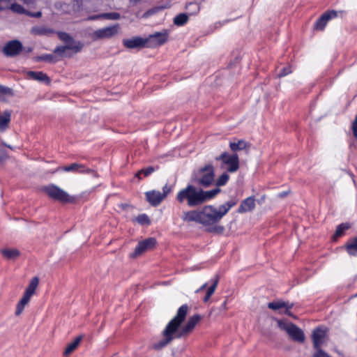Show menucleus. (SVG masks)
Wrapping results in <instances>:
<instances>
[{"label": "nucleus", "instance_id": "f257e3e1", "mask_svg": "<svg viewBox=\"0 0 357 357\" xmlns=\"http://www.w3.org/2000/svg\"><path fill=\"white\" fill-rule=\"evenodd\" d=\"M188 310L189 306L188 304H183L178 309L176 314L168 322L162 332L163 339L153 344L151 349L160 351L167 347L174 339L185 337L192 332L202 317L199 314H194L188 319L187 323L180 329L181 324L185 320Z\"/></svg>", "mask_w": 357, "mask_h": 357}, {"label": "nucleus", "instance_id": "f03ea898", "mask_svg": "<svg viewBox=\"0 0 357 357\" xmlns=\"http://www.w3.org/2000/svg\"><path fill=\"white\" fill-rule=\"evenodd\" d=\"M238 202V199L234 197L220 205L218 208H215L213 205L204 206L200 210V225L205 227V230L207 232L222 234L225 231V227L218 225V223Z\"/></svg>", "mask_w": 357, "mask_h": 357}, {"label": "nucleus", "instance_id": "7ed1b4c3", "mask_svg": "<svg viewBox=\"0 0 357 357\" xmlns=\"http://www.w3.org/2000/svg\"><path fill=\"white\" fill-rule=\"evenodd\" d=\"M220 192V188L204 190L202 188H197L195 185L188 184L178 192L176 200L181 204H185L190 208L197 207L213 199Z\"/></svg>", "mask_w": 357, "mask_h": 357}, {"label": "nucleus", "instance_id": "20e7f679", "mask_svg": "<svg viewBox=\"0 0 357 357\" xmlns=\"http://www.w3.org/2000/svg\"><path fill=\"white\" fill-rule=\"evenodd\" d=\"M192 181L195 185L199 186V188L210 187L215 181L214 167L209 164L199 168L193 174Z\"/></svg>", "mask_w": 357, "mask_h": 357}, {"label": "nucleus", "instance_id": "39448f33", "mask_svg": "<svg viewBox=\"0 0 357 357\" xmlns=\"http://www.w3.org/2000/svg\"><path fill=\"white\" fill-rule=\"evenodd\" d=\"M43 191L48 195L50 198L61 203H73L75 201L74 197H71L66 191L54 184H50L43 187Z\"/></svg>", "mask_w": 357, "mask_h": 357}, {"label": "nucleus", "instance_id": "423d86ee", "mask_svg": "<svg viewBox=\"0 0 357 357\" xmlns=\"http://www.w3.org/2000/svg\"><path fill=\"white\" fill-rule=\"evenodd\" d=\"M39 283V279L38 277H33L30 281L28 287L25 289L24 294L20 301L17 303L15 310V315H20L26 305H27L31 298V296L35 294L36 288Z\"/></svg>", "mask_w": 357, "mask_h": 357}, {"label": "nucleus", "instance_id": "0eeeda50", "mask_svg": "<svg viewBox=\"0 0 357 357\" xmlns=\"http://www.w3.org/2000/svg\"><path fill=\"white\" fill-rule=\"evenodd\" d=\"M215 160L222 162V168L223 165H227V172L234 173L239 169V158L237 153L229 154L227 152H223L219 156H217Z\"/></svg>", "mask_w": 357, "mask_h": 357}, {"label": "nucleus", "instance_id": "6e6552de", "mask_svg": "<svg viewBox=\"0 0 357 357\" xmlns=\"http://www.w3.org/2000/svg\"><path fill=\"white\" fill-rule=\"evenodd\" d=\"M157 244V241L155 238L150 237L143 241H139L135 247L134 251L130 254V258H136L140 256L146 251L152 250Z\"/></svg>", "mask_w": 357, "mask_h": 357}, {"label": "nucleus", "instance_id": "1a4fd4ad", "mask_svg": "<svg viewBox=\"0 0 357 357\" xmlns=\"http://www.w3.org/2000/svg\"><path fill=\"white\" fill-rule=\"evenodd\" d=\"M168 40V33L167 31L164 32H155L151 34L148 38H145L146 47L155 48L164 45Z\"/></svg>", "mask_w": 357, "mask_h": 357}, {"label": "nucleus", "instance_id": "9d476101", "mask_svg": "<svg viewBox=\"0 0 357 357\" xmlns=\"http://www.w3.org/2000/svg\"><path fill=\"white\" fill-rule=\"evenodd\" d=\"M23 50V45L20 40H13L5 44L2 52L6 57L18 56Z\"/></svg>", "mask_w": 357, "mask_h": 357}, {"label": "nucleus", "instance_id": "9b49d317", "mask_svg": "<svg viewBox=\"0 0 357 357\" xmlns=\"http://www.w3.org/2000/svg\"><path fill=\"white\" fill-rule=\"evenodd\" d=\"M289 337L295 342L303 343L305 341L303 331L293 323L288 324L282 327Z\"/></svg>", "mask_w": 357, "mask_h": 357}, {"label": "nucleus", "instance_id": "f8f14e48", "mask_svg": "<svg viewBox=\"0 0 357 357\" xmlns=\"http://www.w3.org/2000/svg\"><path fill=\"white\" fill-rule=\"evenodd\" d=\"M337 13L335 10H328L324 12L314 24V29L317 31H324L328 22L335 17Z\"/></svg>", "mask_w": 357, "mask_h": 357}, {"label": "nucleus", "instance_id": "ddd939ff", "mask_svg": "<svg viewBox=\"0 0 357 357\" xmlns=\"http://www.w3.org/2000/svg\"><path fill=\"white\" fill-rule=\"evenodd\" d=\"M121 29L119 24L111 26L105 27L94 31V36L98 39L109 38L116 35Z\"/></svg>", "mask_w": 357, "mask_h": 357}, {"label": "nucleus", "instance_id": "4468645a", "mask_svg": "<svg viewBox=\"0 0 357 357\" xmlns=\"http://www.w3.org/2000/svg\"><path fill=\"white\" fill-rule=\"evenodd\" d=\"M84 47V43L80 41L74 42L71 44H68L67 45L63 46L59 45L57 46L54 50V53L59 56L60 57H63L65 55V52L67 50H72L73 53L77 54L82 51Z\"/></svg>", "mask_w": 357, "mask_h": 357}, {"label": "nucleus", "instance_id": "2eb2a0df", "mask_svg": "<svg viewBox=\"0 0 357 357\" xmlns=\"http://www.w3.org/2000/svg\"><path fill=\"white\" fill-rule=\"evenodd\" d=\"M326 336V330H324L322 327L318 326L313 330L312 334V340L314 349L321 348Z\"/></svg>", "mask_w": 357, "mask_h": 357}, {"label": "nucleus", "instance_id": "dca6fc26", "mask_svg": "<svg viewBox=\"0 0 357 357\" xmlns=\"http://www.w3.org/2000/svg\"><path fill=\"white\" fill-rule=\"evenodd\" d=\"M145 38L135 36L131 38H124L122 41L123 45L128 49H140L146 47Z\"/></svg>", "mask_w": 357, "mask_h": 357}, {"label": "nucleus", "instance_id": "f3484780", "mask_svg": "<svg viewBox=\"0 0 357 357\" xmlns=\"http://www.w3.org/2000/svg\"><path fill=\"white\" fill-rule=\"evenodd\" d=\"M145 196L146 201L152 206H158L165 199L160 191L154 190L146 192Z\"/></svg>", "mask_w": 357, "mask_h": 357}, {"label": "nucleus", "instance_id": "a211bd4d", "mask_svg": "<svg viewBox=\"0 0 357 357\" xmlns=\"http://www.w3.org/2000/svg\"><path fill=\"white\" fill-rule=\"evenodd\" d=\"M181 219L185 222H195L200 224L201 215L200 210H190L183 211L181 215Z\"/></svg>", "mask_w": 357, "mask_h": 357}, {"label": "nucleus", "instance_id": "6ab92c4d", "mask_svg": "<svg viewBox=\"0 0 357 357\" xmlns=\"http://www.w3.org/2000/svg\"><path fill=\"white\" fill-rule=\"evenodd\" d=\"M58 170L64 172H73L75 173H89L91 169L84 165L79 163H72L70 165L63 166L58 168Z\"/></svg>", "mask_w": 357, "mask_h": 357}, {"label": "nucleus", "instance_id": "aec40b11", "mask_svg": "<svg viewBox=\"0 0 357 357\" xmlns=\"http://www.w3.org/2000/svg\"><path fill=\"white\" fill-rule=\"evenodd\" d=\"M255 206H256V204H255V197H249L243 199L241 202V203L237 210V212L238 213H243L252 211V210L255 209Z\"/></svg>", "mask_w": 357, "mask_h": 357}, {"label": "nucleus", "instance_id": "412c9836", "mask_svg": "<svg viewBox=\"0 0 357 357\" xmlns=\"http://www.w3.org/2000/svg\"><path fill=\"white\" fill-rule=\"evenodd\" d=\"M345 250L350 256L357 255V236L349 239L345 244Z\"/></svg>", "mask_w": 357, "mask_h": 357}, {"label": "nucleus", "instance_id": "4be33fe9", "mask_svg": "<svg viewBox=\"0 0 357 357\" xmlns=\"http://www.w3.org/2000/svg\"><path fill=\"white\" fill-rule=\"evenodd\" d=\"M83 338L82 335L77 336L73 342L68 344L63 352V356L67 357L71 353H73L79 346Z\"/></svg>", "mask_w": 357, "mask_h": 357}, {"label": "nucleus", "instance_id": "5701e85b", "mask_svg": "<svg viewBox=\"0 0 357 357\" xmlns=\"http://www.w3.org/2000/svg\"><path fill=\"white\" fill-rule=\"evenodd\" d=\"M1 253L4 258L8 260L15 259L20 255V252L19 250L16 248L9 249H2L1 250Z\"/></svg>", "mask_w": 357, "mask_h": 357}, {"label": "nucleus", "instance_id": "b1692460", "mask_svg": "<svg viewBox=\"0 0 357 357\" xmlns=\"http://www.w3.org/2000/svg\"><path fill=\"white\" fill-rule=\"evenodd\" d=\"M212 284L210 287L208 288L207 291L206 293V295L203 299L204 302H207L211 296L215 292L216 287L218 286V284L219 282V276L216 275L213 279L211 280Z\"/></svg>", "mask_w": 357, "mask_h": 357}, {"label": "nucleus", "instance_id": "393cba45", "mask_svg": "<svg viewBox=\"0 0 357 357\" xmlns=\"http://www.w3.org/2000/svg\"><path fill=\"white\" fill-rule=\"evenodd\" d=\"M248 143L246 142L243 139H238L236 142H229V148L231 151L236 152L238 151H241L243 149H245L247 147H248Z\"/></svg>", "mask_w": 357, "mask_h": 357}, {"label": "nucleus", "instance_id": "a878e982", "mask_svg": "<svg viewBox=\"0 0 357 357\" xmlns=\"http://www.w3.org/2000/svg\"><path fill=\"white\" fill-rule=\"evenodd\" d=\"M350 227L351 226L349 223H342L337 225L335 231L333 236V239L335 241L338 238L342 236L344 234L345 231L349 229Z\"/></svg>", "mask_w": 357, "mask_h": 357}, {"label": "nucleus", "instance_id": "bb28decb", "mask_svg": "<svg viewBox=\"0 0 357 357\" xmlns=\"http://www.w3.org/2000/svg\"><path fill=\"white\" fill-rule=\"evenodd\" d=\"M36 61H46L50 63H54L58 61L56 56L52 54H44L35 58Z\"/></svg>", "mask_w": 357, "mask_h": 357}, {"label": "nucleus", "instance_id": "cd10ccee", "mask_svg": "<svg viewBox=\"0 0 357 357\" xmlns=\"http://www.w3.org/2000/svg\"><path fill=\"white\" fill-rule=\"evenodd\" d=\"M29 75L35 80L38 81H49L50 78L49 77L43 72H34V71H30L29 73Z\"/></svg>", "mask_w": 357, "mask_h": 357}, {"label": "nucleus", "instance_id": "c85d7f7f", "mask_svg": "<svg viewBox=\"0 0 357 357\" xmlns=\"http://www.w3.org/2000/svg\"><path fill=\"white\" fill-rule=\"evenodd\" d=\"M229 180V175L227 172L222 173L215 181L216 188H219L218 187L225 185L228 181Z\"/></svg>", "mask_w": 357, "mask_h": 357}, {"label": "nucleus", "instance_id": "c756f323", "mask_svg": "<svg viewBox=\"0 0 357 357\" xmlns=\"http://www.w3.org/2000/svg\"><path fill=\"white\" fill-rule=\"evenodd\" d=\"M188 20V16L185 13L177 15L174 19V24L177 26L184 25Z\"/></svg>", "mask_w": 357, "mask_h": 357}, {"label": "nucleus", "instance_id": "7c9ffc66", "mask_svg": "<svg viewBox=\"0 0 357 357\" xmlns=\"http://www.w3.org/2000/svg\"><path fill=\"white\" fill-rule=\"evenodd\" d=\"M135 221L141 225H150L151 223L149 217L146 213L138 215L135 218Z\"/></svg>", "mask_w": 357, "mask_h": 357}, {"label": "nucleus", "instance_id": "2f4dec72", "mask_svg": "<svg viewBox=\"0 0 357 357\" xmlns=\"http://www.w3.org/2000/svg\"><path fill=\"white\" fill-rule=\"evenodd\" d=\"M56 34L61 40L67 43L68 45L75 42L73 38L68 33L63 31H57Z\"/></svg>", "mask_w": 357, "mask_h": 357}, {"label": "nucleus", "instance_id": "473e14b6", "mask_svg": "<svg viewBox=\"0 0 357 357\" xmlns=\"http://www.w3.org/2000/svg\"><path fill=\"white\" fill-rule=\"evenodd\" d=\"M287 306V302L278 301L276 302H271L268 303V307L273 310H278L280 308Z\"/></svg>", "mask_w": 357, "mask_h": 357}, {"label": "nucleus", "instance_id": "72a5a7b5", "mask_svg": "<svg viewBox=\"0 0 357 357\" xmlns=\"http://www.w3.org/2000/svg\"><path fill=\"white\" fill-rule=\"evenodd\" d=\"M158 169H159V166H156L155 167L149 166V167H147L139 171L137 174H143L144 175V176L146 177V176H149V175H151L152 173H153L155 170H158Z\"/></svg>", "mask_w": 357, "mask_h": 357}, {"label": "nucleus", "instance_id": "f704fd0d", "mask_svg": "<svg viewBox=\"0 0 357 357\" xmlns=\"http://www.w3.org/2000/svg\"><path fill=\"white\" fill-rule=\"evenodd\" d=\"M33 32L38 35H49L51 33H54V31L51 29H47V28H38V29H33Z\"/></svg>", "mask_w": 357, "mask_h": 357}, {"label": "nucleus", "instance_id": "c9c22d12", "mask_svg": "<svg viewBox=\"0 0 357 357\" xmlns=\"http://www.w3.org/2000/svg\"><path fill=\"white\" fill-rule=\"evenodd\" d=\"M11 9L12 10L17 13H26L28 12L26 11L23 6L16 3L12 4Z\"/></svg>", "mask_w": 357, "mask_h": 357}, {"label": "nucleus", "instance_id": "e433bc0d", "mask_svg": "<svg viewBox=\"0 0 357 357\" xmlns=\"http://www.w3.org/2000/svg\"><path fill=\"white\" fill-rule=\"evenodd\" d=\"M6 95H13L12 89L0 85V98Z\"/></svg>", "mask_w": 357, "mask_h": 357}, {"label": "nucleus", "instance_id": "4c0bfd02", "mask_svg": "<svg viewBox=\"0 0 357 357\" xmlns=\"http://www.w3.org/2000/svg\"><path fill=\"white\" fill-rule=\"evenodd\" d=\"M103 16L109 20H119L120 14L116 12L105 13Z\"/></svg>", "mask_w": 357, "mask_h": 357}, {"label": "nucleus", "instance_id": "58836bf2", "mask_svg": "<svg viewBox=\"0 0 357 357\" xmlns=\"http://www.w3.org/2000/svg\"><path fill=\"white\" fill-rule=\"evenodd\" d=\"M172 191V186L169 185L168 184H166L162 188V192H161V193H162V197L164 198H165Z\"/></svg>", "mask_w": 357, "mask_h": 357}, {"label": "nucleus", "instance_id": "ea45409f", "mask_svg": "<svg viewBox=\"0 0 357 357\" xmlns=\"http://www.w3.org/2000/svg\"><path fill=\"white\" fill-rule=\"evenodd\" d=\"M291 73L290 67H284L282 68L281 72L279 73L278 76L280 77H284Z\"/></svg>", "mask_w": 357, "mask_h": 357}, {"label": "nucleus", "instance_id": "a19ab883", "mask_svg": "<svg viewBox=\"0 0 357 357\" xmlns=\"http://www.w3.org/2000/svg\"><path fill=\"white\" fill-rule=\"evenodd\" d=\"M352 132L354 136L357 138V115L356 116L354 121L352 123Z\"/></svg>", "mask_w": 357, "mask_h": 357}, {"label": "nucleus", "instance_id": "79ce46f5", "mask_svg": "<svg viewBox=\"0 0 357 357\" xmlns=\"http://www.w3.org/2000/svg\"><path fill=\"white\" fill-rule=\"evenodd\" d=\"M8 158V155L6 151L0 149V162H3Z\"/></svg>", "mask_w": 357, "mask_h": 357}, {"label": "nucleus", "instance_id": "37998d69", "mask_svg": "<svg viewBox=\"0 0 357 357\" xmlns=\"http://www.w3.org/2000/svg\"><path fill=\"white\" fill-rule=\"evenodd\" d=\"M26 15H28L29 16H31V17L38 18V17H41L42 13H41L40 11H38V12H36V13L27 12Z\"/></svg>", "mask_w": 357, "mask_h": 357}, {"label": "nucleus", "instance_id": "c03bdc74", "mask_svg": "<svg viewBox=\"0 0 357 357\" xmlns=\"http://www.w3.org/2000/svg\"><path fill=\"white\" fill-rule=\"evenodd\" d=\"M293 307V304H289V302H287V306H285L284 307V308H286V310H285V314H287V315H291V312H290V310Z\"/></svg>", "mask_w": 357, "mask_h": 357}, {"label": "nucleus", "instance_id": "a18cd8bd", "mask_svg": "<svg viewBox=\"0 0 357 357\" xmlns=\"http://www.w3.org/2000/svg\"><path fill=\"white\" fill-rule=\"evenodd\" d=\"M289 193H290V190L283 191V192H281L278 193V197H280V198H284Z\"/></svg>", "mask_w": 357, "mask_h": 357}, {"label": "nucleus", "instance_id": "49530a36", "mask_svg": "<svg viewBox=\"0 0 357 357\" xmlns=\"http://www.w3.org/2000/svg\"><path fill=\"white\" fill-rule=\"evenodd\" d=\"M190 6H192V7H195V8L197 10H199V6L197 3H190L188 6H187V8L188 7H190Z\"/></svg>", "mask_w": 357, "mask_h": 357}, {"label": "nucleus", "instance_id": "de8ad7c7", "mask_svg": "<svg viewBox=\"0 0 357 357\" xmlns=\"http://www.w3.org/2000/svg\"><path fill=\"white\" fill-rule=\"evenodd\" d=\"M206 286H207V283L204 284H203V285H202V287H201L197 290V291H202V290L204 289L206 287Z\"/></svg>", "mask_w": 357, "mask_h": 357}, {"label": "nucleus", "instance_id": "09e8293b", "mask_svg": "<svg viewBox=\"0 0 357 357\" xmlns=\"http://www.w3.org/2000/svg\"><path fill=\"white\" fill-rule=\"evenodd\" d=\"M3 145L6 146V147L10 149H13V148L10 145H7L6 144H3Z\"/></svg>", "mask_w": 357, "mask_h": 357}]
</instances>
